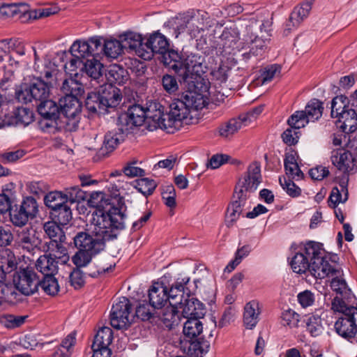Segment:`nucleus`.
Masks as SVG:
<instances>
[{"label": "nucleus", "instance_id": "5fc2aeb1", "mask_svg": "<svg viewBox=\"0 0 357 357\" xmlns=\"http://www.w3.org/2000/svg\"><path fill=\"white\" fill-rule=\"evenodd\" d=\"M85 106L86 109L92 112L96 113L101 109H104L102 102L100 98V93L90 92L88 93L87 97L85 100Z\"/></svg>", "mask_w": 357, "mask_h": 357}, {"label": "nucleus", "instance_id": "4d7b16f0", "mask_svg": "<svg viewBox=\"0 0 357 357\" xmlns=\"http://www.w3.org/2000/svg\"><path fill=\"white\" fill-rule=\"evenodd\" d=\"M1 294L6 303L15 304L20 300V294L17 292L16 286L7 285L1 284L0 285Z\"/></svg>", "mask_w": 357, "mask_h": 357}, {"label": "nucleus", "instance_id": "09e8293b", "mask_svg": "<svg viewBox=\"0 0 357 357\" xmlns=\"http://www.w3.org/2000/svg\"><path fill=\"white\" fill-rule=\"evenodd\" d=\"M331 309L334 312L342 313V315L351 314L353 316L356 315V317H357V307L353 306H347L345 302L338 296L335 297L332 301Z\"/></svg>", "mask_w": 357, "mask_h": 357}, {"label": "nucleus", "instance_id": "de8ad7c7", "mask_svg": "<svg viewBox=\"0 0 357 357\" xmlns=\"http://www.w3.org/2000/svg\"><path fill=\"white\" fill-rule=\"evenodd\" d=\"M39 286L48 295L55 296L59 291V285L57 280L53 275L44 276L40 281Z\"/></svg>", "mask_w": 357, "mask_h": 357}, {"label": "nucleus", "instance_id": "8fccbe9b", "mask_svg": "<svg viewBox=\"0 0 357 357\" xmlns=\"http://www.w3.org/2000/svg\"><path fill=\"white\" fill-rule=\"evenodd\" d=\"M8 45L10 53V59L14 60L16 63H18L20 61H15V59L22 57L25 54L26 50L24 44L18 40H10L8 43Z\"/></svg>", "mask_w": 357, "mask_h": 357}, {"label": "nucleus", "instance_id": "c03bdc74", "mask_svg": "<svg viewBox=\"0 0 357 357\" xmlns=\"http://www.w3.org/2000/svg\"><path fill=\"white\" fill-rule=\"evenodd\" d=\"M44 202L47 207L55 210L66 204V198L64 197L63 191H52L45 196Z\"/></svg>", "mask_w": 357, "mask_h": 357}, {"label": "nucleus", "instance_id": "c756f323", "mask_svg": "<svg viewBox=\"0 0 357 357\" xmlns=\"http://www.w3.org/2000/svg\"><path fill=\"white\" fill-rule=\"evenodd\" d=\"M76 343V333L68 334L63 338L54 352V357H70Z\"/></svg>", "mask_w": 357, "mask_h": 357}, {"label": "nucleus", "instance_id": "20e7f679", "mask_svg": "<svg viewBox=\"0 0 357 357\" xmlns=\"http://www.w3.org/2000/svg\"><path fill=\"white\" fill-rule=\"evenodd\" d=\"M45 236L50 239L45 243V251L66 263L69 259L66 236L62 227L56 221H47L43 225Z\"/></svg>", "mask_w": 357, "mask_h": 357}, {"label": "nucleus", "instance_id": "b1692460", "mask_svg": "<svg viewBox=\"0 0 357 357\" xmlns=\"http://www.w3.org/2000/svg\"><path fill=\"white\" fill-rule=\"evenodd\" d=\"M123 50H129L134 52L139 57V50H144V39L142 36L135 32H127L119 36Z\"/></svg>", "mask_w": 357, "mask_h": 357}, {"label": "nucleus", "instance_id": "4c0bfd02", "mask_svg": "<svg viewBox=\"0 0 357 357\" xmlns=\"http://www.w3.org/2000/svg\"><path fill=\"white\" fill-rule=\"evenodd\" d=\"M113 340L112 330L109 327H102L96 333L92 348L109 347Z\"/></svg>", "mask_w": 357, "mask_h": 357}, {"label": "nucleus", "instance_id": "13d9d810", "mask_svg": "<svg viewBox=\"0 0 357 357\" xmlns=\"http://www.w3.org/2000/svg\"><path fill=\"white\" fill-rule=\"evenodd\" d=\"M31 219L34 218L38 212V205L35 198L26 197L19 206Z\"/></svg>", "mask_w": 357, "mask_h": 357}, {"label": "nucleus", "instance_id": "4be33fe9", "mask_svg": "<svg viewBox=\"0 0 357 357\" xmlns=\"http://www.w3.org/2000/svg\"><path fill=\"white\" fill-rule=\"evenodd\" d=\"M5 118L7 126H26L33 121V113L28 108L18 107L13 112V114H5Z\"/></svg>", "mask_w": 357, "mask_h": 357}, {"label": "nucleus", "instance_id": "f257e3e1", "mask_svg": "<svg viewBox=\"0 0 357 357\" xmlns=\"http://www.w3.org/2000/svg\"><path fill=\"white\" fill-rule=\"evenodd\" d=\"M126 215L118 208L107 213L97 211L91 225V234L78 232L73 238L75 247L90 253H100L105 248V241L116 238L117 231L126 227Z\"/></svg>", "mask_w": 357, "mask_h": 357}, {"label": "nucleus", "instance_id": "1a4fd4ad", "mask_svg": "<svg viewBox=\"0 0 357 357\" xmlns=\"http://www.w3.org/2000/svg\"><path fill=\"white\" fill-rule=\"evenodd\" d=\"M144 50H139V57L144 60H151L154 54L163 53L169 48L167 38L158 31L149 35L144 44Z\"/></svg>", "mask_w": 357, "mask_h": 357}, {"label": "nucleus", "instance_id": "a878e982", "mask_svg": "<svg viewBox=\"0 0 357 357\" xmlns=\"http://www.w3.org/2000/svg\"><path fill=\"white\" fill-rule=\"evenodd\" d=\"M311 273L316 278H324L339 274V271L322 257L312 262Z\"/></svg>", "mask_w": 357, "mask_h": 357}, {"label": "nucleus", "instance_id": "423d86ee", "mask_svg": "<svg viewBox=\"0 0 357 357\" xmlns=\"http://www.w3.org/2000/svg\"><path fill=\"white\" fill-rule=\"evenodd\" d=\"M324 111L323 102L314 98L310 100L304 111H296L289 117V123L296 128H303L310 121L319 119Z\"/></svg>", "mask_w": 357, "mask_h": 357}, {"label": "nucleus", "instance_id": "2eb2a0df", "mask_svg": "<svg viewBox=\"0 0 357 357\" xmlns=\"http://www.w3.org/2000/svg\"><path fill=\"white\" fill-rule=\"evenodd\" d=\"M349 99L345 96H337L331 101V112L332 118L337 119L336 126L342 124L347 119H349L351 112L356 111L350 108L349 105Z\"/></svg>", "mask_w": 357, "mask_h": 357}, {"label": "nucleus", "instance_id": "39448f33", "mask_svg": "<svg viewBox=\"0 0 357 357\" xmlns=\"http://www.w3.org/2000/svg\"><path fill=\"white\" fill-rule=\"evenodd\" d=\"M60 111L63 115L62 122L68 131L75 130L80 120L82 105L77 96H65L59 100Z\"/></svg>", "mask_w": 357, "mask_h": 357}, {"label": "nucleus", "instance_id": "6e6552de", "mask_svg": "<svg viewBox=\"0 0 357 357\" xmlns=\"http://www.w3.org/2000/svg\"><path fill=\"white\" fill-rule=\"evenodd\" d=\"M204 62V58L198 54L188 55L185 59H182L178 77L183 82H187L189 79H196L197 77L200 78L201 75L205 72Z\"/></svg>", "mask_w": 357, "mask_h": 357}, {"label": "nucleus", "instance_id": "3c124183", "mask_svg": "<svg viewBox=\"0 0 357 357\" xmlns=\"http://www.w3.org/2000/svg\"><path fill=\"white\" fill-rule=\"evenodd\" d=\"M52 214L59 223L63 226L67 225L72 219L71 209L68 203L54 210Z\"/></svg>", "mask_w": 357, "mask_h": 357}, {"label": "nucleus", "instance_id": "680f3d73", "mask_svg": "<svg viewBox=\"0 0 357 357\" xmlns=\"http://www.w3.org/2000/svg\"><path fill=\"white\" fill-rule=\"evenodd\" d=\"M73 56L85 58L89 56V44L87 40H77L70 47Z\"/></svg>", "mask_w": 357, "mask_h": 357}, {"label": "nucleus", "instance_id": "6e6d98bb", "mask_svg": "<svg viewBox=\"0 0 357 357\" xmlns=\"http://www.w3.org/2000/svg\"><path fill=\"white\" fill-rule=\"evenodd\" d=\"M307 331L312 337L320 335L324 330L322 321L319 315H312L307 319Z\"/></svg>", "mask_w": 357, "mask_h": 357}, {"label": "nucleus", "instance_id": "774afa93", "mask_svg": "<svg viewBox=\"0 0 357 357\" xmlns=\"http://www.w3.org/2000/svg\"><path fill=\"white\" fill-rule=\"evenodd\" d=\"M350 115L352 116L347 119L342 124H337V128L345 134L352 133L357 130V114L351 112Z\"/></svg>", "mask_w": 357, "mask_h": 357}, {"label": "nucleus", "instance_id": "a19ab883", "mask_svg": "<svg viewBox=\"0 0 357 357\" xmlns=\"http://www.w3.org/2000/svg\"><path fill=\"white\" fill-rule=\"evenodd\" d=\"M123 47L121 39H111L103 43V54L108 58L116 59L123 52Z\"/></svg>", "mask_w": 357, "mask_h": 357}, {"label": "nucleus", "instance_id": "603ef678", "mask_svg": "<svg viewBox=\"0 0 357 357\" xmlns=\"http://www.w3.org/2000/svg\"><path fill=\"white\" fill-rule=\"evenodd\" d=\"M29 218V215L19 206H15V208L10 210V222L16 227L24 226Z\"/></svg>", "mask_w": 357, "mask_h": 357}, {"label": "nucleus", "instance_id": "5701e85b", "mask_svg": "<svg viewBox=\"0 0 357 357\" xmlns=\"http://www.w3.org/2000/svg\"><path fill=\"white\" fill-rule=\"evenodd\" d=\"M261 308L259 302L252 300L244 307L243 324L247 329H253L259 321Z\"/></svg>", "mask_w": 357, "mask_h": 357}, {"label": "nucleus", "instance_id": "864d4df0", "mask_svg": "<svg viewBox=\"0 0 357 357\" xmlns=\"http://www.w3.org/2000/svg\"><path fill=\"white\" fill-rule=\"evenodd\" d=\"M281 67L278 64L268 65L261 70L260 79L263 84L270 82L280 74Z\"/></svg>", "mask_w": 357, "mask_h": 357}, {"label": "nucleus", "instance_id": "c9c22d12", "mask_svg": "<svg viewBox=\"0 0 357 357\" xmlns=\"http://www.w3.org/2000/svg\"><path fill=\"white\" fill-rule=\"evenodd\" d=\"M299 252L303 255H306V258L310 262H314L317 261V259L322 257L320 244L314 241H309L301 246Z\"/></svg>", "mask_w": 357, "mask_h": 357}, {"label": "nucleus", "instance_id": "393cba45", "mask_svg": "<svg viewBox=\"0 0 357 357\" xmlns=\"http://www.w3.org/2000/svg\"><path fill=\"white\" fill-rule=\"evenodd\" d=\"M178 309V305L169 304L162 310L159 317L166 328L172 329L179 324L181 317Z\"/></svg>", "mask_w": 357, "mask_h": 357}, {"label": "nucleus", "instance_id": "ddd939ff", "mask_svg": "<svg viewBox=\"0 0 357 357\" xmlns=\"http://www.w3.org/2000/svg\"><path fill=\"white\" fill-rule=\"evenodd\" d=\"M128 134V129L124 128L118 123L116 128L109 130L105 135L103 144L100 149L102 153L107 154L112 152Z\"/></svg>", "mask_w": 357, "mask_h": 357}, {"label": "nucleus", "instance_id": "37998d69", "mask_svg": "<svg viewBox=\"0 0 357 357\" xmlns=\"http://www.w3.org/2000/svg\"><path fill=\"white\" fill-rule=\"evenodd\" d=\"M200 319H187L184 323L183 332L189 338L197 337L203 331V325Z\"/></svg>", "mask_w": 357, "mask_h": 357}, {"label": "nucleus", "instance_id": "a211bd4d", "mask_svg": "<svg viewBox=\"0 0 357 357\" xmlns=\"http://www.w3.org/2000/svg\"><path fill=\"white\" fill-rule=\"evenodd\" d=\"M190 277L180 275L174 283L169 289L167 287V296L169 304L181 305L182 301L186 298L184 294L189 291L185 285L190 282Z\"/></svg>", "mask_w": 357, "mask_h": 357}, {"label": "nucleus", "instance_id": "69168bd1", "mask_svg": "<svg viewBox=\"0 0 357 357\" xmlns=\"http://www.w3.org/2000/svg\"><path fill=\"white\" fill-rule=\"evenodd\" d=\"M157 184L154 180L144 178L137 181L136 189L144 196L147 197L153 192Z\"/></svg>", "mask_w": 357, "mask_h": 357}, {"label": "nucleus", "instance_id": "cd10ccee", "mask_svg": "<svg viewBox=\"0 0 357 357\" xmlns=\"http://www.w3.org/2000/svg\"><path fill=\"white\" fill-rule=\"evenodd\" d=\"M245 116L240 114L238 117L230 119L219 128V133L221 136L228 137L237 132L241 128L249 126Z\"/></svg>", "mask_w": 357, "mask_h": 357}, {"label": "nucleus", "instance_id": "aec40b11", "mask_svg": "<svg viewBox=\"0 0 357 357\" xmlns=\"http://www.w3.org/2000/svg\"><path fill=\"white\" fill-rule=\"evenodd\" d=\"M167 287L163 283L155 282L149 290V303L153 309H161L168 300Z\"/></svg>", "mask_w": 357, "mask_h": 357}, {"label": "nucleus", "instance_id": "e433bc0d", "mask_svg": "<svg viewBox=\"0 0 357 357\" xmlns=\"http://www.w3.org/2000/svg\"><path fill=\"white\" fill-rule=\"evenodd\" d=\"M61 91L65 96H77L79 98L84 93L83 85L73 77L66 79L62 84Z\"/></svg>", "mask_w": 357, "mask_h": 357}, {"label": "nucleus", "instance_id": "7ed1b4c3", "mask_svg": "<svg viewBox=\"0 0 357 357\" xmlns=\"http://www.w3.org/2000/svg\"><path fill=\"white\" fill-rule=\"evenodd\" d=\"M160 107L161 104L155 100L148 101L145 107L139 105H133L128 108L126 114H122L119 118V124L124 128H128L129 133L144 122L149 130H155L160 126L159 123Z\"/></svg>", "mask_w": 357, "mask_h": 357}, {"label": "nucleus", "instance_id": "f03ea898", "mask_svg": "<svg viewBox=\"0 0 357 357\" xmlns=\"http://www.w3.org/2000/svg\"><path fill=\"white\" fill-rule=\"evenodd\" d=\"M208 100L206 94L190 91H187L181 98L175 99L170 104L168 113H164V107L161 105L159 128L168 133H174L182 127L183 123H191L192 114L205 107Z\"/></svg>", "mask_w": 357, "mask_h": 357}, {"label": "nucleus", "instance_id": "79ce46f5", "mask_svg": "<svg viewBox=\"0 0 357 357\" xmlns=\"http://www.w3.org/2000/svg\"><path fill=\"white\" fill-rule=\"evenodd\" d=\"M38 111L43 117L59 118V107L52 100L45 99L38 105Z\"/></svg>", "mask_w": 357, "mask_h": 357}, {"label": "nucleus", "instance_id": "4468645a", "mask_svg": "<svg viewBox=\"0 0 357 357\" xmlns=\"http://www.w3.org/2000/svg\"><path fill=\"white\" fill-rule=\"evenodd\" d=\"M179 305V309H182V315L186 319H201L206 314L204 305L198 299L191 296L188 292L186 293V298H184Z\"/></svg>", "mask_w": 357, "mask_h": 357}, {"label": "nucleus", "instance_id": "052dcab7", "mask_svg": "<svg viewBox=\"0 0 357 357\" xmlns=\"http://www.w3.org/2000/svg\"><path fill=\"white\" fill-rule=\"evenodd\" d=\"M287 123L289 128L284 131L282 135L283 142L291 146L296 144L298 142L299 138L300 132L298 131L301 128H296L289 123V118L287 120Z\"/></svg>", "mask_w": 357, "mask_h": 357}, {"label": "nucleus", "instance_id": "6ab92c4d", "mask_svg": "<svg viewBox=\"0 0 357 357\" xmlns=\"http://www.w3.org/2000/svg\"><path fill=\"white\" fill-rule=\"evenodd\" d=\"M337 333L344 338L354 337L357 331V317L351 314L342 315L335 323Z\"/></svg>", "mask_w": 357, "mask_h": 357}, {"label": "nucleus", "instance_id": "f3484780", "mask_svg": "<svg viewBox=\"0 0 357 357\" xmlns=\"http://www.w3.org/2000/svg\"><path fill=\"white\" fill-rule=\"evenodd\" d=\"M40 243V238L33 229H23L19 231L15 238V244L17 248L23 250L29 253L34 251Z\"/></svg>", "mask_w": 357, "mask_h": 357}, {"label": "nucleus", "instance_id": "473e14b6", "mask_svg": "<svg viewBox=\"0 0 357 357\" xmlns=\"http://www.w3.org/2000/svg\"><path fill=\"white\" fill-rule=\"evenodd\" d=\"M105 78L107 84L121 85L127 79V73L126 70L119 65H112L109 67L106 73Z\"/></svg>", "mask_w": 357, "mask_h": 357}, {"label": "nucleus", "instance_id": "a18cd8bd", "mask_svg": "<svg viewBox=\"0 0 357 357\" xmlns=\"http://www.w3.org/2000/svg\"><path fill=\"white\" fill-rule=\"evenodd\" d=\"M66 202L71 204L75 202H80L86 198V194L84 191L80 189L78 185L70 186L66 188L63 191Z\"/></svg>", "mask_w": 357, "mask_h": 357}, {"label": "nucleus", "instance_id": "bf43d9fd", "mask_svg": "<svg viewBox=\"0 0 357 357\" xmlns=\"http://www.w3.org/2000/svg\"><path fill=\"white\" fill-rule=\"evenodd\" d=\"M25 316L4 314L0 317V323L7 328H15L22 325L26 319Z\"/></svg>", "mask_w": 357, "mask_h": 357}, {"label": "nucleus", "instance_id": "72a5a7b5", "mask_svg": "<svg viewBox=\"0 0 357 357\" xmlns=\"http://www.w3.org/2000/svg\"><path fill=\"white\" fill-rule=\"evenodd\" d=\"M162 55V61L165 66L172 69L175 73L179 76V69L182 65V59L178 53L174 50H170L169 48L165 50Z\"/></svg>", "mask_w": 357, "mask_h": 357}, {"label": "nucleus", "instance_id": "58836bf2", "mask_svg": "<svg viewBox=\"0 0 357 357\" xmlns=\"http://www.w3.org/2000/svg\"><path fill=\"white\" fill-rule=\"evenodd\" d=\"M210 347L208 341L202 338H197L189 342L188 354L191 357H202L204 354L208 352Z\"/></svg>", "mask_w": 357, "mask_h": 357}, {"label": "nucleus", "instance_id": "bb28decb", "mask_svg": "<svg viewBox=\"0 0 357 357\" xmlns=\"http://www.w3.org/2000/svg\"><path fill=\"white\" fill-rule=\"evenodd\" d=\"M57 257L50 255L40 256L36 261V267L44 276L53 275L57 272Z\"/></svg>", "mask_w": 357, "mask_h": 357}, {"label": "nucleus", "instance_id": "0e129e2a", "mask_svg": "<svg viewBox=\"0 0 357 357\" xmlns=\"http://www.w3.org/2000/svg\"><path fill=\"white\" fill-rule=\"evenodd\" d=\"M102 38L100 37H92L89 38L88 41L89 56L93 58L98 59L102 54H103V43Z\"/></svg>", "mask_w": 357, "mask_h": 357}, {"label": "nucleus", "instance_id": "0eeeda50", "mask_svg": "<svg viewBox=\"0 0 357 357\" xmlns=\"http://www.w3.org/2000/svg\"><path fill=\"white\" fill-rule=\"evenodd\" d=\"M131 304L126 297H121L113 304L110 312L111 326L116 329H126L130 324Z\"/></svg>", "mask_w": 357, "mask_h": 357}, {"label": "nucleus", "instance_id": "7c9ffc66", "mask_svg": "<svg viewBox=\"0 0 357 357\" xmlns=\"http://www.w3.org/2000/svg\"><path fill=\"white\" fill-rule=\"evenodd\" d=\"M29 89L33 100L36 101L41 102L49 96L50 87L40 79H36L33 83L29 84Z\"/></svg>", "mask_w": 357, "mask_h": 357}, {"label": "nucleus", "instance_id": "f704fd0d", "mask_svg": "<svg viewBox=\"0 0 357 357\" xmlns=\"http://www.w3.org/2000/svg\"><path fill=\"white\" fill-rule=\"evenodd\" d=\"M291 267L294 272L296 273H305L307 271H312V262H310L299 250L295 253L290 261Z\"/></svg>", "mask_w": 357, "mask_h": 357}, {"label": "nucleus", "instance_id": "e2e57ef3", "mask_svg": "<svg viewBox=\"0 0 357 357\" xmlns=\"http://www.w3.org/2000/svg\"><path fill=\"white\" fill-rule=\"evenodd\" d=\"M300 315L293 310H284L281 315V322L283 326L289 328H296L298 326Z\"/></svg>", "mask_w": 357, "mask_h": 357}, {"label": "nucleus", "instance_id": "2f4dec72", "mask_svg": "<svg viewBox=\"0 0 357 357\" xmlns=\"http://www.w3.org/2000/svg\"><path fill=\"white\" fill-rule=\"evenodd\" d=\"M251 47L249 52H245L242 56L245 61L249 60L252 56L261 58L266 50V40L255 36L254 38L250 37Z\"/></svg>", "mask_w": 357, "mask_h": 357}, {"label": "nucleus", "instance_id": "9b49d317", "mask_svg": "<svg viewBox=\"0 0 357 357\" xmlns=\"http://www.w3.org/2000/svg\"><path fill=\"white\" fill-rule=\"evenodd\" d=\"M13 281L18 291L24 295L34 294L38 290L40 284L37 274L29 268L21 271Z\"/></svg>", "mask_w": 357, "mask_h": 357}, {"label": "nucleus", "instance_id": "49530a36", "mask_svg": "<svg viewBox=\"0 0 357 357\" xmlns=\"http://www.w3.org/2000/svg\"><path fill=\"white\" fill-rule=\"evenodd\" d=\"M107 202L105 199V194L102 192H93L90 195L89 199V204L91 206L96 208V210L93 213L92 215L97 211H100L103 213H107L112 208H116V206H110L107 211H102L101 208H103L104 204ZM119 208V207H117ZM119 209L123 212L121 208Z\"/></svg>", "mask_w": 357, "mask_h": 357}, {"label": "nucleus", "instance_id": "412c9836", "mask_svg": "<svg viewBox=\"0 0 357 357\" xmlns=\"http://www.w3.org/2000/svg\"><path fill=\"white\" fill-rule=\"evenodd\" d=\"M98 93H100V98L105 107H115L121 100L120 89L112 84L101 85Z\"/></svg>", "mask_w": 357, "mask_h": 357}, {"label": "nucleus", "instance_id": "c85d7f7f", "mask_svg": "<svg viewBox=\"0 0 357 357\" xmlns=\"http://www.w3.org/2000/svg\"><path fill=\"white\" fill-rule=\"evenodd\" d=\"M188 15V35L191 38H196L201 31L204 30V19L207 13L197 11L193 15Z\"/></svg>", "mask_w": 357, "mask_h": 357}, {"label": "nucleus", "instance_id": "9d476101", "mask_svg": "<svg viewBox=\"0 0 357 357\" xmlns=\"http://www.w3.org/2000/svg\"><path fill=\"white\" fill-rule=\"evenodd\" d=\"M331 162L337 169L344 174H354L357 171V155L343 149L334 150L331 154Z\"/></svg>", "mask_w": 357, "mask_h": 357}, {"label": "nucleus", "instance_id": "dca6fc26", "mask_svg": "<svg viewBox=\"0 0 357 357\" xmlns=\"http://www.w3.org/2000/svg\"><path fill=\"white\" fill-rule=\"evenodd\" d=\"M314 0H305L299 6L294 8L289 17V21L286 24L284 33L288 34L292 29L298 26L310 14Z\"/></svg>", "mask_w": 357, "mask_h": 357}, {"label": "nucleus", "instance_id": "ea45409f", "mask_svg": "<svg viewBox=\"0 0 357 357\" xmlns=\"http://www.w3.org/2000/svg\"><path fill=\"white\" fill-rule=\"evenodd\" d=\"M84 68L86 73L90 77L99 83L97 80L102 77L103 65L98 59L92 58L91 59H88L84 64Z\"/></svg>", "mask_w": 357, "mask_h": 357}, {"label": "nucleus", "instance_id": "338daca9", "mask_svg": "<svg viewBox=\"0 0 357 357\" xmlns=\"http://www.w3.org/2000/svg\"><path fill=\"white\" fill-rule=\"evenodd\" d=\"M98 253H90L89 251H84L79 250L78 252L73 257L72 261L77 268L84 267L89 264L93 256Z\"/></svg>", "mask_w": 357, "mask_h": 357}, {"label": "nucleus", "instance_id": "f8f14e48", "mask_svg": "<svg viewBox=\"0 0 357 357\" xmlns=\"http://www.w3.org/2000/svg\"><path fill=\"white\" fill-rule=\"evenodd\" d=\"M261 181V165L255 161L248 165L247 171L240 178L237 188L252 193L256 191Z\"/></svg>", "mask_w": 357, "mask_h": 357}]
</instances>
